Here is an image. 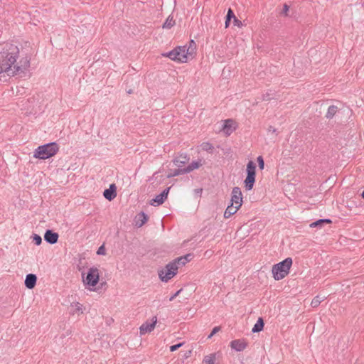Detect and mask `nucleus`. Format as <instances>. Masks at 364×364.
<instances>
[{
    "label": "nucleus",
    "instance_id": "nucleus-21",
    "mask_svg": "<svg viewBox=\"0 0 364 364\" xmlns=\"http://www.w3.org/2000/svg\"><path fill=\"white\" fill-rule=\"evenodd\" d=\"M331 220L330 219H319L310 224L311 228H321L323 224H330Z\"/></svg>",
    "mask_w": 364,
    "mask_h": 364
},
{
    "label": "nucleus",
    "instance_id": "nucleus-37",
    "mask_svg": "<svg viewBox=\"0 0 364 364\" xmlns=\"http://www.w3.org/2000/svg\"><path fill=\"white\" fill-rule=\"evenodd\" d=\"M181 291H182V289H179L178 291L175 292L173 295H171L169 297V301H173L181 293Z\"/></svg>",
    "mask_w": 364,
    "mask_h": 364
},
{
    "label": "nucleus",
    "instance_id": "nucleus-8",
    "mask_svg": "<svg viewBox=\"0 0 364 364\" xmlns=\"http://www.w3.org/2000/svg\"><path fill=\"white\" fill-rule=\"evenodd\" d=\"M171 187L165 188L161 193L156 196L154 198L151 200L150 204L153 206H158L164 203L168 197Z\"/></svg>",
    "mask_w": 364,
    "mask_h": 364
},
{
    "label": "nucleus",
    "instance_id": "nucleus-3",
    "mask_svg": "<svg viewBox=\"0 0 364 364\" xmlns=\"http://www.w3.org/2000/svg\"><path fill=\"white\" fill-rule=\"evenodd\" d=\"M191 55V51H189V48H187L186 46H178L173 49L172 50L163 53V56L168 57L171 60L177 61L179 63H186L188 60V55Z\"/></svg>",
    "mask_w": 364,
    "mask_h": 364
},
{
    "label": "nucleus",
    "instance_id": "nucleus-19",
    "mask_svg": "<svg viewBox=\"0 0 364 364\" xmlns=\"http://www.w3.org/2000/svg\"><path fill=\"white\" fill-rule=\"evenodd\" d=\"M238 210H239V208H237V207L232 205H229L227 207L226 210H225L224 218H229L231 215L236 213Z\"/></svg>",
    "mask_w": 364,
    "mask_h": 364
},
{
    "label": "nucleus",
    "instance_id": "nucleus-9",
    "mask_svg": "<svg viewBox=\"0 0 364 364\" xmlns=\"http://www.w3.org/2000/svg\"><path fill=\"white\" fill-rule=\"evenodd\" d=\"M157 322L156 316H154L152 318L151 321H146L144 322L139 328L140 333L141 335L145 334L146 333H149L152 331L155 327V325Z\"/></svg>",
    "mask_w": 364,
    "mask_h": 364
},
{
    "label": "nucleus",
    "instance_id": "nucleus-23",
    "mask_svg": "<svg viewBox=\"0 0 364 364\" xmlns=\"http://www.w3.org/2000/svg\"><path fill=\"white\" fill-rule=\"evenodd\" d=\"M176 22L172 16H168L164 23L162 28L169 29L175 25Z\"/></svg>",
    "mask_w": 364,
    "mask_h": 364
},
{
    "label": "nucleus",
    "instance_id": "nucleus-36",
    "mask_svg": "<svg viewBox=\"0 0 364 364\" xmlns=\"http://www.w3.org/2000/svg\"><path fill=\"white\" fill-rule=\"evenodd\" d=\"M97 254L99 255H103L105 254V250L103 245L100 247L97 251Z\"/></svg>",
    "mask_w": 364,
    "mask_h": 364
},
{
    "label": "nucleus",
    "instance_id": "nucleus-13",
    "mask_svg": "<svg viewBox=\"0 0 364 364\" xmlns=\"http://www.w3.org/2000/svg\"><path fill=\"white\" fill-rule=\"evenodd\" d=\"M189 157L186 154H181L178 156H176L173 162L176 166L179 168H184V165L188 161Z\"/></svg>",
    "mask_w": 364,
    "mask_h": 364
},
{
    "label": "nucleus",
    "instance_id": "nucleus-30",
    "mask_svg": "<svg viewBox=\"0 0 364 364\" xmlns=\"http://www.w3.org/2000/svg\"><path fill=\"white\" fill-rule=\"evenodd\" d=\"M257 163H258L259 168L260 170H263L264 168V161L263 157L262 156H259L257 158Z\"/></svg>",
    "mask_w": 364,
    "mask_h": 364
},
{
    "label": "nucleus",
    "instance_id": "nucleus-38",
    "mask_svg": "<svg viewBox=\"0 0 364 364\" xmlns=\"http://www.w3.org/2000/svg\"><path fill=\"white\" fill-rule=\"evenodd\" d=\"M195 46H196L195 41L193 40H191L190 41V46L188 48H189V51H191V53H192L194 49V48H192V47H195Z\"/></svg>",
    "mask_w": 364,
    "mask_h": 364
},
{
    "label": "nucleus",
    "instance_id": "nucleus-39",
    "mask_svg": "<svg viewBox=\"0 0 364 364\" xmlns=\"http://www.w3.org/2000/svg\"><path fill=\"white\" fill-rule=\"evenodd\" d=\"M234 24L235 26H240V25H242V22L235 17L234 18Z\"/></svg>",
    "mask_w": 364,
    "mask_h": 364
},
{
    "label": "nucleus",
    "instance_id": "nucleus-26",
    "mask_svg": "<svg viewBox=\"0 0 364 364\" xmlns=\"http://www.w3.org/2000/svg\"><path fill=\"white\" fill-rule=\"evenodd\" d=\"M200 146L202 150L209 153H212L214 149V146L209 142H203L201 144Z\"/></svg>",
    "mask_w": 364,
    "mask_h": 364
},
{
    "label": "nucleus",
    "instance_id": "nucleus-41",
    "mask_svg": "<svg viewBox=\"0 0 364 364\" xmlns=\"http://www.w3.org/2000/svg\"><path fill=\"white\" fill-rule=\"evenodd\" d=\"M269 131H272V132H275L277 129L272 127H269Z\"/></svg>",
    "mask_w": 364,
    "mask_h": 364
},
{
    "label": "nucleus",
    "instance_id": "nucleus-14",
    "mask_svg": "<svg viewBox=\"0 0 364 364\" xmlns=\"http://www.w3.org/2000/svg\"><path fill=\"white\" fill-rule=\"evenodd\" d=\"M103 196L108 200H112L117 196V187L115 184L112 183L109 188L105 189L103 193Z\"/></svg>",
    "mask_w": 364,
    "mask_h": 364
},
{
    "label": "nucleus",
    "instance_id": "nucleus-28",
    "mask_svg": "<svg viewBox=\"0 0 364 364\" xmlns=\"http://www.w3.org/2000/svg\"><path fill=\"white\" fill-rule=\"evenodd\" d=\"M72 307L75 308V310L73 311V314L77 312L80 314H82V305L80 304L79 302H75L71 304Z\"/></svg>",
    "mask_w": 364,
    "mask_h": 364
},
{
    "label": "nucleus",
    "instance_id": "nucleus-7",
    "mask_svg": "<svg viewBox=\"0 0 364 364\" xmlns=\"http://www.w3.org/2000/svg\"><path fill=\"white\" fill-rule=\"evenodd\" d=\"M231 203L230 205H235L240 208L242 204V194L239 187H234L231 193Z\"/></svg>",
    "mask_w": 364,
    "mask_h": 364
},
{
    "label": "nucleus",
    "instance_id": "nucleus-10",
    "mask_svg": "<svg viewBox=\"0 0 364 364\" xmlns=\"http://www.w3.org/2000/svg\"><path fill=\"white\" fill-rule=\"evenodd\" d=\"M236 128L237 124L233 119H228L224 121L223 130L226 135H230L236 129Z\"/></svg>",
    "mask_w": 364,
    "mask_h": 364
},
{
    "label": "nucleus",
    "instance_id": "nucleus-1",
    "mask_svg": "<svg viewBox=\"0 0 364 364\" xmlns=\"http://www.w3.org/2000/svg\"><path fill=\"white\" fill-rule=\"evenodd\" d=\"M59 151V146L56 142H50L38 146L33 152V158L41 160L48 159L55 156Z\"/></svg>",
    "mask_w": 364,
    "mask_h": 364
},
{
    "label": "nucleus",
    "instance_id": "nucleus-5",
    "mask_svg": "<svg viewBox=\"0 0 364 364\" xmlns=\"http://www.w3.org/2000/svg\"><path fill=\"white\" fill-rule=\"evenodd\" d=\"M178 266L175 264V262L168 263L164 269L159 271V277L164 282H168L173 278L178 272Z\"/></svg>",
    "mask_w": 364,
    "mask_h": 364
},
{
    "label": "nucleus",
    "instance_id": "nucleus-35",
    "mask_svg": "<svg viewBox=\"0 0 364 364\" xmlns=\"http://www.w3.org/2000/svg\"><path fill=\"white\" fill-rule=\"evenodd\" d=\"M220 330V326L214 327L213 329L212 330V332L210 333V334L208 336V338H210L214 334H215Z\"/></svg>",
    "mask_w": 364,
    "mask_h": 364
},
{
    "label": "nucleus",
    "instance_id": "nucleus-27",
    "mask_svg": "<svg viewBox=\"0 0 364 364\" xmlns=\"http://www.w3.org/2000/svg\"><path fill=\"white\" fill-rule=\"evenodd\" d=\"M323 301V299L321 297H320L319 296H315L311 302V306L313 307V308H316L317 306H319V304H321V302Z\"/></svg>",
    "mask_w": 364,
    "mask_h": 364
},
{
    "label": "nucleus",
    "instance_id": "nucleus-25",
    "mask_svg": "<svg viewBox=\"0 0 364 364\" xmlns=\"http://www.w3.org/2000/svg\"><path fill=\"white\" fill-rule=\"evenodd\" d=\"M215 360V354L212 353L204 357L203 364H213Z\"/></svg>",
    "mask_w": 364,
    "mask_h": 364
},
{
    "label": "nucleus",
    "instance_id": "nucleus-22",
    "mask_svg": "<svg viewBox=\"0 0 364 364\" xmlns=\"http://www.w3.org/2000/svg\"><path fill=\"white\" fill-rule=\"evenodd\" d=\"M338 112V107L336 105H331L328 107L327 112L326 114V117L327 119H332L336 112Z\"/></svg>",
    "mask_w": 364,
    "mask_h": 364
},
{
    "label": "nucleus",
    "instance_id": "nucleus-12",
    "mask_svg": "<svg viewBox=\"0 0 364 364\" xmlns=\"http://www.w3.org/2000/svg\"><path fill=\"white\" fill-rule=\"evenodd\" d=\"M247 346V343L244 339H236L230 342V347L236 351L244 350Z\"/></svg>",
    "mask_w": 364,
    "mask_h": 364
},
{
    "label": "nucleus",
    "instance_id": "nucleus-31",
    "mask_svg": "<svg viewBox=\"0 0 364 364\" xmlns=\"http://www.w3.org/2000/svg\"><path fill=\"white\" fill-rule=\"evenodd\" d=\"M235 18V16L233 11L231 9H229L226 15V19H228V21H231L232 18L234 19Z\"/></svg>",
    "mask_w": 364,
    "mask_h": 364
},
{
    "label": "nucleus",
    "instance_id": "nucleus-40",
    "mask_svg": "<svg viewBox=\"0 0 364 364\" xmlns=\"http://www.w3.org/2000/svg\"><path fill=\"white\" fill-rule=\"evenodd\" d=\"M230 22V21H228V19H225V28H228L229 26Z\"/></svg>",
    "mask_w": 364,
    "mask_h": 364
},
{
    "label": "nucleus",
    "instance_id": "nucleus-17",
    "mask_svg": "<svg viewBox=\"0 0 364 364\" xmlns=\"http://www.w3.org/2000/svg\"><path fill=\"white\" fill-rule=\"evenodd\" d=\"M147 220V215L144 212H141L136 217V225L138 227H141L144 224L146 223Z\"/></svg>",
    "mask_w": 364,
    "mask_h": 364
},
{
    "label": "nucleus",
    "instance_id": "nucleus-2",
    "mask_svg": "<svg viewBox=\"0 0 364 364\" xmlns=\"http://www.w3.org/2000/svg\"><path fill=\"white\" fill-rule=\"evenodd\" d=\"M292 265V259L287 257L283 261L275 264L272 268L273 278L275 280H281L287 276Z\"/></svg>",
    "mask_w": 364,
    "mask_h": 364
},
{
    "label": "nucleus",
    "instance_id": "nucleus-20",
    "mask_svg": "<svg viewBox=\"0 0 364 364\" xmlns=\"http://www.w3.org/2000/svg\"><path fill=\"white\" fill-rule=\"evenodd\" d=\"M264 326V321H263L262 318L259 317L258 318V320L257 321V322L255 323V324L254 325V326L252 329V331L253 333L260 332L261 331H262Z\"/></svg>",
    "mask_w": 364,
    "mask_h": 364
},
{
    "label": "nucleus",
    "instance_id": "nucleus-18",
    "mask_svg": "<svg viewBox=\"0 0 364 364\" xmlns=\"http://www.w3.org/2000/svg\"><path fill=\"white\" fill-rule=\"evenodd\" d=\"M202 164H201L200 160L192 161L186 167L184 168L186 173H190L191 171L198 168Z\"/></svg>",
    "mask_w": 364,
    "mask_h": 364
},
{
    "label": "nucleus",
    "instance_id": "nucleus-6",
    "mask_svg": "<svg viewBox=\"0 0 364 364\" xmlns=\"http://www.w3.org/2000/svg\"><path fill=\"white\" fill-rule=\"evenodd\" d=\"M82 281L85 285L88 287H95L100 279L99 269L96 267H92L88 269L87 275L82 273Z\"/></svg>",
    "mask_w": 364,
    "mask_h": 364
},
{
    "label": "nucleus",
    "instance_id": "nucleus-42",
    "mask_svg": "<svg viewBox=\"0 0 364 364\" xmlns=\"http://www.w3.org/2000/svg\"><path fill=\"white\" fill-rule=\"evenodd\" d=\"M70 334H71V331H68L66 332V336H69V335H70Z\"/></svg>",
    "mask_w": 364,
    "mask_h": 364
},
{
    "label": "nucleus",
    "instance_id": "nucleus-15",
    "mask_svg": "<svg viewBox=\"0 0 364 364\" xmlns=\"http://www.w3.org/2000/svg\"><path fill=\"white\" fill-rule=\"evenodd\" d=\"M192 258H193L192 254H186V255L179 257L173 259L171 262H175V264L176 266H178V267H179L184 266L187 262H190Z\"/></svg>",
    "mask_w": 364,
    "mask_h": 364
},
{
    "label": "nucleus",
    "instance_id": "nucleus-33",
    "mask_svg": "<svg viewBox=\"0 0 364 364\" xmlns=\"http://www.w3.org/2000/svg\"><path fill=\"white\" fill-rule=\"evenodd\" d=\"M271 95H272V93L266 92L265 94L262 95V100L263 101H269L272 99Z\"/></svg>",
    "mask_w": 364,
    "mask_h": 364
},
{
    "label": "nucleus",
    "instance_id": "nucleus-4",
    "mask_svg": "<svg viewBox=\"0 0 364 364\" xmlns=\"http://www.w3.org/2000/svg\"><path fill=\"white\" fill-rule=\"evenodd\" d=\"M247 176L244 181L245 188L247 191H251L255 183L256 164L252 161H249L246 168Z\"/></svg>",
    "mask_w": 364,
    "mask_h": 364
},
{
    "label": "nucleus",
    "instance_id": "nucleus-11",
    "mask_svg": "<svg viewBox=\"0 0 364 364\" xmlns=\"http://www.w3.org/2000/svg\"><path fill=\"white\" fill-rule=\"evenodd\" d=\"M58 238H59L58 233L54 232L52 230H47L45 232L44 240L47 243H48L50 245H54V244L57 243Z\"/></svg>",
    "mask_w": 364,
    "mask_h": 364
},
{
    "label": "nucleus",
    "instance_id": "nucleus-29",
    "mask_svg": "<svg viewBox=\"0 0 364 364\" xmlns=\"http://www.w3.org/2000/svg\"><path fill=\"white\" fill-rule=\"evenodd\" d=\"M33 242L36 245H40L42 242V238L39 235L33 234L32 236Z\"/></svg>",
    "mask_w": 364,
    "mask_h": 364
},
{
    "label": "nucleus",
    "instance_id": "nucleus-32",
    "mask_svg": "<svg viewBox=\"0 0 364 364\" xmlns=\"http://www.w3.org/2000/svg\"><path fill=\"white\" fill-rule=\"evenodd\" d=\"M183 345V343H179L170 346V351L173 352L178 350L181 346Z\"/></svg>",
    "mask_w": 364,
    "mask_h": 364
},
{
    "label": "nucleus",
    "instance_id": "nucleus-16",
    "mask_svg": "<svg viewBox=\"0 0 364 364\" xmlns=\"http://www.w3.org/2000/svg\"><path fill=\"white\" fill-rule=\"evenodd\" d=\"M37 277L34 274H28L26 277L24 282L25 286L29 289H32L36 284Z\"/></svg>",
    "mask_w": 364,
    "mask_h": 364
},
{
    "label": "nucleus",
    "instance_id": "nucleus-24",
    "mask_svg": "<svg viewBox=\"0 0 364 364\" xmlns=\"http://www.w3.org/2000/svg\"><path fill=\"white\" fill-rule=\"evenodd\" d=\"M184 173H186L184 168H178L174 170H171L170 173L167 175V177L172 178V177L177 176H179L181 174H184Z\"/></svg>",
    "mask_w": 364,
    "mask_h": 364
},
{
    "label": "nucleus",
    "instance_id": "nucleus-34",
    "mask_svg": "<svg viewBox=\"0 0 364 364\" xmlns=\"http://www.w3.org/2000/svg\"><path fill=\"white\" fill-rule=\"evenodd\" d=\"M289 10V6L287 4H284L283 6V10L282 11V14L284 15L285 16H288Z\"/></svg>",
    "mask_w": 364,
    "mask_h": 364
}]
</instances>
